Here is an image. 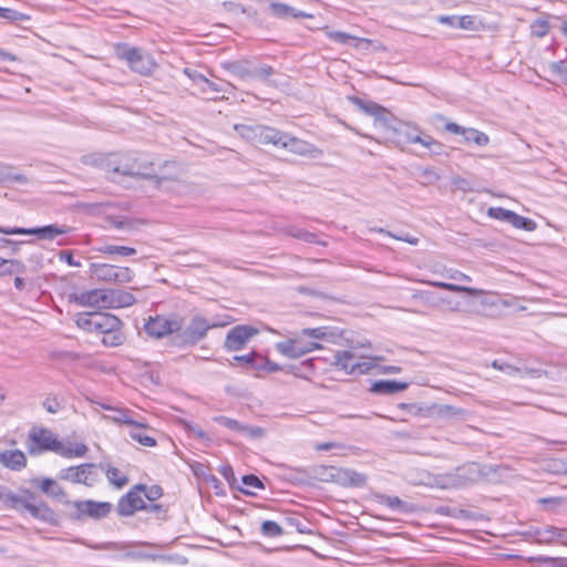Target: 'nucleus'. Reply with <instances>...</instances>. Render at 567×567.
<instances>
[{
  "label": "nucleus",
  "instance_id": "1",
  "mask_svg": "<svg viewBox=\"0 0 567 567\" xmlns=\"http://www.w3.org/2000/svg\"><path fill=\"white\" fill-rule=\"evenodd\" d=\"M90 163L103 171L111 181H117L120 177H155L153 163L135 152L97 154L91 157Z\"/></svg>",
  "mask_w": 567,
  "mask_h": 567
},
{
  "label": "nucleus",
  "instance_id": "2",
  "mask_svg": "<svg viewBox=\"0 0 567 567\" xmlns=\"http://www.w3.org/2000/svg\"><path fill=\"white\" fill-rule=\"evenodd\" d=\"M115 50L117 58L126 61L128 68L141 75H151L157 68L154 56L142 48L117 44Z\"/></svg>",
  "mask_w": 567,
  "mask_h": 567
},
{
  "label": "nucleus",
  "instance_id": "3",
  "mask_svg": "<svg viewBox=\"0 0 567 567\" xmlns=\"http://www.w3.org/2000/svg\"><path fill=\"white\" fill-rule=\"evenodd\" d=\"M183 327L184 318L177 313L150 316L144 322L147 337L156 340L178 333Z\"/></svg>",
  "mask_w": 567,
  "mask_h": 567
},
{
  "label": "nucleus",
  "instance_id": "4",
  "mask_svg": "<svg viewBox=\"0 0 567 567\" xmlns=\"http://www.w3.org/2000/svg\"><path fill=\"white\" fill-rule=\"evenodd\" d=\"M382 360L380 357H359L353 350L338 351L334 354V364L348 374H365L377 367L375 362Z\"/></svg>",
  "mask_w": 567,
  "mask_h": 567
},
{
  "label": "nucleus",
  "instance_id": "5",
  "mask_svg": "<svg viewBox=\"0 0 567 567\" xmlns=\"http://www.w3.org/2000/svg\"><path fill=\"white\" fill-rule=\"evenodd\" d=\"M219 326H224V323H209L204 317L195 316L186 329L175 336L174 343L178 347L195 344L206 337L209 329Z\"/></svg>",
  "mask_w": 567,
  "mask_h": 567
},
{
  "label": "nucleus",
  "instance_id": "6",
  "mask_svg": "<svg viewBox=\"0 0 567 567\" xmlns=\"http://www.w3.org/2000/svg\"><path fill=\"white\" fill-rule=\"evenodd\" d=\"M243 130L244 132H241V134L245 135L247 138H250L254 142L261 145L271 144L277 147L282 146L284 137L286 134L274 127L261 125H257L254 127L243 126Z\"/></svg>",
  "mask_w": 567,
  "mask_h": 567
},
{
  "label": "nucleus",
  "instance_id": "7",
  "mask_svg": "<svg viewBox=\"0 0 567 567\" xmlns=\"http://www.w3.org/2000/svg\"><path fill=\"white\" fill-rule=\"evenodd\" d=\"M184 73L200 89V92L208 95L210 100H217L219 93H230L234 89L231 83L225 82L223 85H218L196 70L186 68L184 69Z\"/></svg>",
  "mask_w": 567,
  "mask_h": 567
},
{
  "label": "nucleus",
  "instance_id": "8",
  "mask_svg": "<svg viewBox=\"0 0 567 567\" xmlns=\"http://www.w3.org/2000/svg\"><path fill=\"white\" fill-rule=\"evenodd\" d=\"M96 465L91 463L79 466H70L60 472L59 477L74 484H84L92 486L97 481Z\"/></svg>",
  "mask_w": 567,
  "mask_h": 567
},
{
  "label": "nucleus",
  "instance_id": "9",
  "mask_svg": "<svg viewBox=\"0 0 567 567\" xmlns=\"http://www.w3.org/2000/svg\"><path fill=\"white\" fill-rule=\"evenodd\" d=\"M70 231V227L59 225H47L43 227L35 228H23V227H2L0 226V233L4 235H37L41 239L52 240L59 235H64Z\"/></svg>",
  "mask_w": 567,
  "mask_h": 567
},
{
  "label": "nucleus",
  "instance_id": "10",
  "mask_svg": "<svg viewBox=\"0 0 567 567\" xmlns=\"http://www.w3.org/2000/svg\"><path fill=\"white\" fill-rule=\"evenodd\" d=\"M258 334V329L248 324H238L231 328L225 338V350L233 352L245 348L247 342Z\"/></svg>",
  "mask_w": 567,
  "mask_h": 567
},
{
  "label": "nucleus",
  "instance_id": "11",
  "mask_svg": "<svg viewBox=\"0 0 567 567\" xmlns=\"http://www.w3.org/2000/svg\"><path fill=\"white\" fill-rule=\"evenodd\" d=\"M349 101L354 104L363 113L373 116L374 124L380 130L390 128L391 114L381 105L371 101H363L357 96H349Z\"/></svg>",
  "mask_w": 567,
  "mask_h": 567
},
{
  "label": "nucleus",
  "instance_id": "12",
  "mask_svg": "<svg viewBox=\"0 0 567 567\" xmlns=\"http://www.w3.org/2000/svg\"><path fill=\"white\" fill-rule=\"evenodd\" d=\"M142 489H144V485H136L120 498L116 506L120 516H131L136 511L145 508L146 503L142 496Z\"/></svg>",
  "mask_w": 567,
  "mask_h": 567
},
{
  "label": "nucleus",
  "instance_id": "13",
  "mask_svg": "<svg viewBox=\"0 0 567 567\" xmlns=\"http://www.w3.org/2000/svg\"><path fill=\"white\" fill-rule=\"evenodd\" d=\"M73 300L81 307L109 308V289H92L79 292Z\"/></svg>",
  "mask_w": 567,
  "mask_h": 567
},
{
  "label": "nucleus",
  "instance_id": "14",
  "mask_svg": "<svg viewBox=\"0 0 567 567\" xmlns=\"http://www.w3.org/2000/svg\"><path fill=\"white\" fill-rule=\"evenodd\" d=\"M79 515L89 516L94 519L106 517L112 509V504L109 502H95V501H79L74 503Z\"/></svg>",
  "mask_w": 567,
  "mask_h": 567
},
{
  "label": "nucleus",
  "instance_id": "15",
  "mask_svg": "<svg viewBox=\"0 0 567 567\" xmlns=\"http://www.w3.org/2000/svg\"><path fill=\"white\" fill-rule=\"evenodd\" d=\"M281 147L301 156L316 157L322 153L315 145L287 133L285 134Z\"/></svg>",
  "mask_w": 567,
  "mask_h": 567
},
{
  "label": "nucleus",
  "instance_id": "16",
  "mask_svg": "<svg viewBox=\"0 0 567 567\" xmlns=\"http://www.w3.org/2000/svg\"><path fill=\"white\" fill-rule=\"evenodd\" d=\"M102 419L116 424H127L136 429H146L147 424L143 420L133 417V411L113 406L110 414H104Z\"/></svg>",
  "mask_w": 567,
  "mask_h": 567
},
{
  "label": "nucleus",
  "instance_id": "17",
  "mask_svg": "<svg viewBox=\"0 0 567 567\" xmlns=\"http://www.w3.org/2000/svg\"><path fill=\"white\" fill-rule=\"evenodd\" d=\"M30 440L37 444L39 451H52L55 452L59 440L54 436V434L47 429L34 430L30 433Z\"/></svg>",
  "mask_w": 567,
  "mask_h": 567
},
{
  "label": "nucleus",
  "instance_id": "18",
  "mask_svg": "<svg viewBox=\"0 0 567 567\" xmlns=\"http://www.w3.org/2000/svg\"><path fill=\"white\" fill-rule=\"evenodd\" d=\"M0 463L12 471H20L25 466L27 457L20 450L0 451Z\"/></svg>",
  "mask_w": 567,
  "mask_h": 567
},
{
  "label": "nucleus",
  "instance_id": "19",
  "mask_svg": "<svg viewBox=\"0 0 567 567\" xmlns=\"http://www.w3.org/2000/svg\"><path fill=\"white\" fill-rule=\"evenodd\" d=\"M276 349L282 355L298 359L311 352V348H299V339H288L276 344Z\"/></svg>",
  "mask_w": 567,
  "mask_h": 567
},
{
  "label": "nucleus",
  "instance_id": "20",
  "mask_svg": "<svg viewBox=\"0 0 567 567\" xmlns=\"http://www.w3.org/2000/svg\"><path fill=\"white\" fill-rule=\"evenodd\" d=\"M123 322L114 315L107 312H96L95 332L104 334L113 330H121Z\"/></svg>",
  "mask_w": 567,
  "mask_h": 567
},
{
  "label": "nucleus",
  "instance_id": "21",
  "mask_svg": "<svg viewBox=\"0 0 567 567\" xmlns=\"http://www.w3.org/2000/svg\"><path fill=\"white\" fill-rule=\"evenodd\" d=\"M271 13L280 19H287V18H313L311 13H307L300 10H297L296 8L280 2H274L269 7Z\"/></svg>",
  "mask_w": 567,
  "mask_h": 567
},
{
  "label": "nucleus",
  "instance_id": "22",
  "mask_svg": "<svg viewBox=\"0 0 567 567\" xmlns=\"http://www.w3.org/2000/svg\"><path fill=\"white\" fill-rule=\"evenodd\" d=\"M383 132L388 138L393 140V142L399 145L414 143L413 137H415V135H417L416 133H413L405 125H400L399 127H395L391 123H390V128L383 130Z\"/></svg>",
  "mask_w": 567,
  "mask_h": 567
},
{
  "label": "nucleus",
  "instance_id": "23",
  "mask_svg": "<svg viewBox=\"0 0 567 567\" xmlns=\"http://www.w3.org/2000/svg\"><path fill=\"white\" fill-rule=\"evenodd\" d=\"M223 68L240 80H250L252 63L247 60L225 62Z\"/></svg>",
  "mask_w": 567,
  "mask_h": 567
},
{
  "label": "nucleus",
  "instance_id": "24",
  "mask_svg": "<svg viewBox=\"0 0 567 567\" xmlns=\"http://www.w3.org/2000/svg\"><path fill=\"white\" fill-rule=\"evenodd\" d=\"M409 388L408 382H399L394 380H380L375 381L372 386L371 391L377 394H393L396 392L404 391Z\"/></svg>",
  "mask_w": 567,
  "mask_h": 567
},
{
  "label": "nucleus",
  "instance_id": "25",
  "mask_svg": "<svg viewBox=\"0 0 567 567\" xmlns=\"http://www.w3.org/2000/svg\"><path fill=\"white\" fill-rule=\"evenodd\" d=\"M135 302L131 292L121 289H109V308H125Z\"/></svg>",
  "mask_w": 567,
  "mask_h": 567
},
{
  "label": "nucleus",
  "instance_id": "26",
  "mask_svg": "<svg viewBox=\"0 0 567 567\" xmlns=\"http://www.w3.org/2000/svg\"><path fill=\"white\" fill-rule=\"evenodd\" d=\"M299 337H308L315 340H326L333 342L338 333L328 327L305 328L300 331Z\"/></svg>",
  "mask_w": 567,
  "mask_h": 567
},
{
  "label": "nucleus",
  "instance_id": "27",
  "mask_svg": "<svg viewBox=\"0 0 567 567\" xmlns=\"http://www.w3.org/2000/svg\"><path fill=\"white\" fill-rule=\"evenodd\" d=\"M87 452V446L83 443H68L59 442L55 453L63 457H81Z\"/></svg>",
  "mask_w": 567,
  "mask_h": 567
},
{
  "label": "nucleus",
  "instance_id": "28",
  "mask_svg": "<svg viewBox=\"0 0 567 567\" xmlns=\"http://www.w3.org/2000/svg\"><path fill=\"white\" fill-rule=\"evenodd\" d=\"M378 499L380 504L386 505L389 508L398 513L406 514L414 509L412 505L402 501L398 496L379 495Z\"/></svg>",
  "mask_w": 567,
  "mask_h": 567
},
{
  "label": "nucleus",
  "instance_id": "29",
  "mask_svg": "<svg viewBox=\"0 0 567 567\" xmlns=\"http://www.w3.org/2000/svg\"><path fill=\"white\" fill-rule=\"evenodd\" d=\"M427 413L433 416H449V417H458L465 414L463 409L449 405V404H432L427 409Z\"/></svg>",
  "mask_w": 567,
  "mask_h": 567
},
{
  "label": "nucleus",
  "instance_id": "30",
  "mask_svg": "<svg viewBox=\"0 0 567 567\" xmlns=\"http://www.w3.org/2000/svg\"><path fill=\"white\" fill-rule=\"evenodd\" d=\"M40 489L59 502H66V494L63 488L52 478H44Z\"/></svg>",
  "mask_w": 567,
  "mask_h": 567
},
{
  "label": "nucleus",
  "instance_id": "31",
  "mask_svg": "<svg viewBox=\"0 0 567 567\" xmlns=\"http://www.w3.org/2000/svg\"><path fill=\"white\" fill-rule=\"evenodd\" d=\"M426 284L430 286L445 289V290L453 291V292H466L471 296H481V295L485 293V291L483 289L472 288V287H467V286H461V285H456V284H449V282H443V281H427Z\"/></svg>",
  "mask_w": 567,
  "mask_h": 567
},
{
  "label": "nucleus",
  "instance_id": "32",
  "mask_svg": "<svg viewBox=\"0 0 567 567\" xmlns=\"http://www.w3.org/2000/svg\"><path fill=\"white\" fill-rule=\"evenodd\" d=\"M90 271L99 280L114 281L115 266L107 264H91Z\"/></svg>",
  "mask_w": 567,
  "mask_h": 567
},
{
  "label": "nucleus",
  "instance_id": "33",
  "mask_svg": "<svg viewBox=\"0 0 567 567\" xmlns=\"http://www.w3.org/2000/svg\"><path fill=\"white\" fill-rule=\"evenodd\" d=\"M23 507L35 518H40L42 520H51L54 516V512L44 503L40 504H31L23 503Z\"/></svg>",
  "mask_w": 567,
  "mask_h": 567
},
{
  "label": "nucleus",
  "instance_id": "34",
  "mask_svg": "<svg viewBox=\"0 0 567 567\" xmlns=\"http://www.w3.org/2000/svg\"><path fill=\"white\" fill-rule=\"evenodd\" d=\"M324 30V33L326 35L334 41V42H338V43H342V44H346L348 43L350 40H353L355 43H354V47L358 48L359 47V43H362V42H365L367 44H370V40L368 39H363V38H357V37H353L351 34H348L346 32H342V31H331L329 30L328 28H323Z\"/></svg>",
  "mask_w": 567,
  "mask_h": 567
},
{
  "label": "nucleus",
  "instance_id": "35",
  "mask_svg": "<svg viewBox=\"0 0 567 567\" xmlns=\"http://www.w3.org/2000/svg\"><path fill=\"white\" fill-rule=\"evenodd\" d=\"M100 466L105 472L109 482L115 487L121 488L127 484V476L118 468L103 464H101Z\"/></svg>",
  "mask_w": 567,
  "mask_h": 567
},
{
  "label": "nucleus",
  "instance_id": "36",
  "mask_svg": "<svg viewBox=\"0 0 567 567\" xmlns=\"http://www.w3.org/2000/svg\"><path fill=\"white\" fill-rule=\"evenodd\" d=\"M480 466L476 463H470L456 468V476L464 484L476 481L480 477Z\"/></svg>",
  "mask_w": 567,
  "mask_h": 567
},
{
  "label": "nucleus",
  "instance_id": "37",
  "mask_svg": "<svg viewBox=\"0 0 567 567\" xmlns=\"http://www.w3.org/2000/svg\"><path fill=\"white\" fill-rule=\"evenodd\" d=\"M24 265L16 259H4L0 257V277L24 271Z\"/></svg>",
  "mask_w": 567,
  "mask_h": 567
},
{
  "label": "nucleus",
  "instance_id": "38",
  "mask_svg": "<svg viewBox=\"0 0 567 567\" xmlns=\"http://www.w3.org/2000/svg\"><path fill=\"white\" fill-rule=\"evenodd\" d=\"M99 252L111 255V256H122L127 257L136 254V249L126 246H117V245H103L95 249Z\"/></svg>",
  "mask_w": 567,
  "mask_h": 567
},
{
  "label": "nucleus",
  "instance_id": "39",
  "mask_svg": "<svg viewBox=\"0 0 567 567\" xmlns=\"http://www.w3.org/2000/svg\"><path fill=\"white\" fill-rule=\"evenodd\" d=\"M243 487L239 489L247 495H255L256 489H262L264 484L256 475H244L241 477Z\"/></svg>",
  "mask_w": 567,
  "mask_h": 567
},
{
  "label": "nucleus",
  "instance_id": "40",
  "mask_svg": "<svg viewBox=\"0 0 567 567\" xmlns=\"http://www.w3.org/2000/svg\"><path fill=\"white\" fill-rule=\"evenodd\" d=\"M508 224L517 229H524L526 231H534L537 228V224L527 217L520 216L513 212Z\"/></svg>",
  "mask_w": 567,
  "mask_h": 567
},
{
  "label": "nucleus",
  "instance_id": "41",
  "mask_svg": "<svg viewBox=\"0 0 567 567\" xmlns=\"http://www.w3.org/2000/svg\"><path fill=\"white\" fill-rule=\"evenodd\" d=\"M75 322L79 328H81L87 332H95L96 312L80 313L76 316Z\"/></svg>",
  "mask_w": 567,
  "mask_h": 567
},
{
  "label": "nucleus",
  "instance_id": "42",
  "mask_svg": "<svg viewBox=\"0 0 567 567\" xmlns=\"http://www.w3.org/2000/svg\"><path fill=\"white\" fill-rule=\"evenodd\" d=\"M464 140L465 142H473L478 146H485L489 143V137L476 128H466Z\"/></svg>",
  "mask_w": 567,
  "mask_h": 567
},
{
  "label": "nucleus",
  "instance_id": "43",
  "mask_svg": "<svg viewBox=\"0 0 567 567\" xmlns=\"http://www.w3.org/2000/svg\"><path fill=\"white\" fill-rule=\"evenodd\" d=\"M274 73L275 71L270 65H256L252 63L250 80L267 81Z\"/></svg>",
  "mask_w": 567,
  "mask_h": 567
},
{
  "label": "nucleus",
  "instance_id": "44",
  "mask_svg": "<svg viewBox=\"0 0 567 567\" xmlns=\"http://www.w3.org/2000/svg\"><path fill=\"white\" fill-rule=\"evenodd\" d=\"M413 142L423 145L435 154H439L442 147V145L430 135H415V137H413Z\"/></svg>",
  "mask_w": 567,
  "mask_h": 567
},
{
  "label": "nucleus",
  "instance_id": "45",
  "mask_svg": "<svg viewBox=\"0 0 567 567\" xmlns=\"http://www.w3.org/2000/svg\"><path fill=\"white\" fill-rule=\"evenodd\" d=\"M338 477L347 480L353 486H361L365 483V476L354 471H339Z\"/></svg>",
  "mask_w": 567,
  "mask_h": 567
},
{
  "label": "nucleus",
  "instance_id": "46",
  "mask_svg": "<svg viewBox=\"0 0 567 567\" xmlns=\"http://www.w3.org/2000/svg\"><path fill=\"white\" fill-rule=\"evenodd\" d=\"M260 530L266 537H277L284 534V529L274 520L262 522Z\"/></svg>",
  "mask_w": 567,
  "mask_h": 567
},
{
  "label": "nucleus",
  "instance_id": "47",
  "mask_svg": "<svg viewBox=\"0 0 567 567\" xmlns=\"http://www.w3.org/2000/svg\"><path fill=\"white\" fill-rule=\"evenodd\" d=\"M124 341V336L121 330H113L106 332L102 337V343L106 347H117Z\"/></svg>",
  "mask_w": 567,
  "mask_h": 567
},
{
  "label": "nucleus",
  "instance_id": "48",
  "mask_svg": "<svg viewBox=\"0 0 567 567\" xmlns=\"http://www.w3.org/2000/svg\"><path fill=\"white\" fill-rule=\"evenodd\" d=\"M558 527L547 526L544 529H538L536 535L538 536V542L540 543H551L557 539Z\"/></svg>",
  "mask_w": 567,
  "mask_h": 567
},
{
  "label": "nucleus",
  "instance_id": "49",
  "mask_svg": "<svg viewBox=\"0 0 567 567\" xmlns=\"http://www.w3.org/2000/svg\"><path fill=\"white\" fill-rule=\"evenodd\" d=\"M513 214V210L505 209L503 207H489L487 210V216L502 221H509V218Z\"/></svg>",
  "mask_w": 567,
  "mask_h": 567
},
{
  "label": "nucleus",
  "instance_id": "50",
  "mask_svg": "<svg viewBox=\"0 0 567 567\" xmlns=\"http://www.w3.org/2000/svg\"><path fill=\"white\" fill-rule=\"evenodd\" d=\"M215 421L231 431L243 432L246 430V425H243L237 420L227 416H217L215 417Z\"/></svg>",
  "mask_w": 567,
  "mask_h": 567
},
{
  "label": "nucleus",
  "instance_id": "51",
  "mask_svg": "<svg viewBox=\"0 0 567 567\" xmlns=\"http://www.w3.org/2000/svg\"><path fill=\"white\" fill-rule=\"evenodd\" d=\"M0 18L9 20V21H23V20L29 19V17L25 16L24 13H21V12L16 11L10 8H2V7H1V11H0Z\"/></svg>",
  "mask_w": 567,
  "mask_h": 567
},
{
  "label": "nucleus",
  "instance_id": "52",
  "mask_svg": "<svg viewBox=\"0 0 567 567\" xmlns=\"http://www.w3.org/2000/svg\"><path fill=\"white\" fill-rule=\"evenodd\" d=\"M130 436L132 440L138 442L144 446L152 447L156 445V440L144 433L132 431L130 433Z\"/></svg>",
  "mask_w": 567,
  "mask_h": 567
},
{
  "label": "nucleus",
  "instance_id": "53",
  "mask_svg": "<svg viewBox=\"0 0 567 567\" xmlns=\"http://www.w3.org/2000/svg\"><path fill=\"white\" fill-rule=\"evenodd\" d=\"M133 278V271L126 267H117L115 266V282H128Z\"/></svg>",
  "mask_w": 567,
  "mask_h": 567
},
{
  "label": "nucleus",
  "instance_id": "54",
  "mask_svg": "<svg viewBox=\"0 0 567 567\" xmlns=\"http://www.w3.org/2000/svg\"><path fill=\"white\" fill-rule=\"evenodd\" d=\"M255 351L254 352H250L248 354H244V355H234L231 358V360L229 361V364L231 367H235L236 363L243 365V367H246L247 369L250 368V364L254 363L252 362V359L255 357Z\"/></svg>",
  "mask_w": 567,
  "mask_h": 567
},
{
  "label": "nucleus",
  "instance_id": "55",
  "mask_svg": "<svg viewBox=\"0 0 567 567\" xmlns=\"http://www.w3.org/2000/svg\"><path fill=\"white\" fill-rule=\"evenodd\" d=\"M457 28L464 30H476L475 18L473 16H457Z\"/></svg>",
  "mask_w": 567,
  "mask_h": 567
},
{
  "label": "nucleus",
  "instance_id": "56",
  "mask_svg": "<svg viewBox=\"0 0 567 567\" xmlns=\"http://www.w3.org/2000/svg\"><path fill=\"white\" fill-rule=\"evenodd\" d=\"M142 492L144 493V496L148 501H156L163 495V489L158 485H153L151 487L144 486V489H142Z\"/></svg>",
  "mask_w": 567,
  "mask_h": 567
},
{
  "label": "nucleus",
  "instance_id": "57",
  "mask_svg": "<svg viewBox=\"0 0 567 567\" xmlns=\"http://www.w3.org/2000/svg\"><path fill=\"white\" fill-rule=\"evenodd\" d=\"M492 367L496 370H499V371H503L505 372L506 374H509V375H515L517 373H519V369L512 365V364H508V363H502L497 360L493 361L492 363Z\"/></svg>",
  "mask_w": 567,
  "mask_h": 567
},
{
  "label": "nucleus",
  "instance_id": "58",
  "mask_svg": "<svg viewBox=\"0 0 567 567\" xmlns=\"http://www.w3.org/2000/svg\"><path fill=\"white\" fill-rule=\"evenodd\" d=\"M372 230L374 231H378L380 234H385L386 236L389 237H392V238H395L398 240H402V241H405V243H409L411 245H416L419 243V239L415 238V237H410V236H396V235H393L391 231H388L383 228H373Z\"/></svg>",
  "mask_w": 567,
  "mask_h": 567
},
{
  "label": "nucleus",
  "instance_id": "59",
  "mask_svg": "<svg viewBox=\"0 0 567 567\" xmlns=\"http://www.w3.org/2000/svg\"><path fill=\"white\" fill-rule=\"evenodd\" d=\"M1 498L7 503V504H10V506L12 507H17L18 505H22L23 506V503H28L27 501H24L22 497L16 495L14 493L12 492H8L6 494H3V496H1Z\"/></svg>",
  "mask_w": 567,
  "mask_h": 567
},
{
  "label": "nucleus",
  "instance_id": "60",
  "mask_svg": "<svg viewBox=\"0 0 567 567\" xmlns=\"http://www.w3.org/2000/svg\"><path fill=\"white\" fill-rule=\"evenodd\" d=\"M532 30H533V34H535L539 38L544 37L549 30L548 22L544 21V20L536 21L533 23Z\"/></svg>",
  "mask_w": 567,
  "mask_h": 567
},
{
  "label": "nucleus",
  "instance_id": "61",
  "mask_svg": "<svg viewBox=\"0 0 567 567\" xmlns=\"http://www.w3.org/2000/svg\"><path fill=\"white\" fill-rule=\"evenodd\" d=\"M421 297L430 302L433 307L443 306L445 302V297L435 296L433 292L425 291L421 293Z\"/></svg>",
  "mask_w": 567,
  "mask_h": 567
},
{
  "label": "nucleus",
  "instance_id": "62",
  "mask_svg": "<svg viewBox=\"0 0 567 567\" xmlns=\"http://www.w3.org/2000/svg\"><path fill=\"white\" fill-rule=\"evenodd\" d=\"M59 258L60 260L65 261L69 266L81 267V262L73 259L72 252L70 250H61Z\"/></svg>",
  "mask_w": 567,
  "mask_h": 567
},
{
  "label": "nucleus",
  "instance_id": "63",
  "mask_svg": "<svg viewBox=\"0 0 567 567\" xmlns=\"http://www.w3.org/2000/svg\"><path fill=\"white\" fill-rule=\"evenodd\" d=\"M550 471L556 474H567V464L558 460H553L549 464Z\"/></svg>",
  "mask_w": 567,
  "mask_h": 567
},
{
  "label": "nucleus",
  "instance_id": "64",
  "mask_svg": "<svg viewBox=\"0 0 567 567\" xmlns=\"http://www.w3.org/2000/svg\"><path fill=\"white\" fill-rule=\"evenodd\" d=\"M553 71L561 76L567 82V64L564 61L556 62L553 64Z\"/></svg>",
  "mask_w": 567,
  "mask_h": 567
}]
</instances>
